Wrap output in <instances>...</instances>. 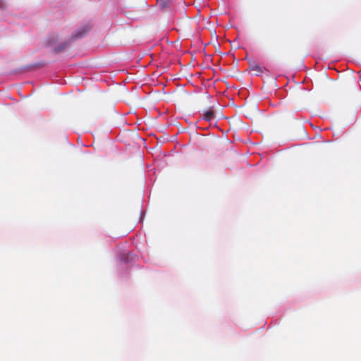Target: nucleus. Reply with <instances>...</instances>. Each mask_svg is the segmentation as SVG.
Here are the masks:
<instances>
[{"label":"nucleus","instance_id":"1","mask_svg":"<svg viewBox=\"0 0 361 361\" xmlns=\"http://www.w3.org/2000/svg\"><path fill=\"white\" fill-rule=\"evenodd\" d=\"M215 117L214 111L212 108H209L204 111L203 113V119L207 121H211Z\"/></svg>","mask_w":361,"mask_h":361},{"label":"nucleus","instance_id":"2","mask_svg":"<svg viewBox=\"0 0 361 361\" xmlns=\"http://www.w3.org/2000/svg\"><path fill=\"white\" fill-rule=\"evenodd\" d=\"M89 27L87 26H85L83 27L81 30H79L75 35L74 38H80L85 35V33H87L89 31Z\"/></svg>","mask_w":361,"mask_h":361},{"label":"nucleus","instance_id":"3","mask_svg":"<svg viewBox=\"0 0 361 361\" xmlns=\"http://www.w3.org/2000/svg\"><path fill=\"white\" fill-rule=\"evenodd\" d=\"M66 43H63L60 47L56 48L55 51L56 53H59V52L61 51L66 47Z\"/></svg>","mask_w":361,"mask_h":361},{"label":"nucleus","instance_id":"4","mask_svg":"<svg viewBox=\"0 0 361 361\" xmlns=\"http://www.w3.org/2000/svg\"><path fill=\"white\" fill-rule=\"evenodd\" d=\"M258 69H259V66H256L255 70H258Z\"/></svg>","mask_w":361,"mask_h":361},{"label":"nucleus","instance_id":"5","mask_svg":"<svg viewBox=\"0 0 361 361\" xmlns=\"http://www.w3.org/2000/svg\"><path fill=\"white\" fill-rule=\"evenodd\" d=\"M0 7H2L1 3L0 2Z\"/></svg>","mask_w":361,"mask_h":361}]
</instances>
